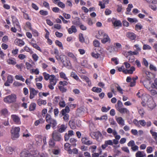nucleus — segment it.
I'll return each instance as SVG.
<instances>
[{
  "label": "nucleus",
  "mask_w": 157,
  "mask_h": 157,
  "mask_svg": "<svg viewBox=\"0 0 157 157\" xmlns=\"http://www.w3.org/2000/svg\"><path fill=\"white\" fill-rule=\"evenodd\" d=\"M143 28V26L140 23L136 24L135 27V29L136 31L141 30Z\"/></svg>",
  "instance_id": "42"
},
{
  "label": "nucleus",
  "mask_w": 157,
  "mask_h": 157,
  "mask_svg": "<svg viewBox=\"0 0 157 157\" xmlns=\"http://www.w3.org/2000/svg\"><path fill=\"white\" fill-rule=\"evenodd\" d=\"M113 25L115 27L121 26H122V23L120 20H116L114 22H112Z\"/></svg>",
  "instance_id": "31"
},
{
  "label": "nucleus",
  "mask_w": 157,
  "mask_h": 157,
  "mask_svg": "<svg viewBox=\"0 0 157 157\" xmlns=\"http://www.w3.org/2000/svg\"><path fill=\"white\" fill-rule=\"evenodd\" d=\"M48 144L50 148H54L55 145V140L53 139H50L48 142Z\"/></svg>",
  "instance_id": "28"
},
{
  "label": "nucleus",
  "mask_w": 157,
  "mask_h": 157,
  "mask_svg": "<svg viewBox=\"0 0 157 157\" xmlns=\"http://www.w3.org/2000/svg\"><path fill=\"white\" fill-rule=\"evenodd\" d=\"M133 7V6L131 4H129L126 8V11L125 12V14L127 15L129 14V12H130L131 9Z\"/></svg>",
  "instance_id": "32"
},
{
  "label": "nucleus",
  "mask_w": 157,
  "mask_h": 157,
  "mask_svg": "<svg viewBox=\"0 0 157 157\" xmlns=\"http://www.w3.org/2000/svg\"><path fill=\"white\" fill-rule=\"evenodd\" d=\"M108 145H113V142L111 140L105 141V144L101 145V147L103 149H105Z\"/></svg>",
  "instance_id": "12"
},
{
  "label": "nucleus",
  "mask_w": 157,
  "mask_h": 157,
  "mask_svg": "<svg viewBox=\"0 0 157 157\" xmlns=\"http://www.w3.org/2000/svg\"><path fill=\"white\" fill-rule=\"evenodd\" d=\"M134 124L137 127H140L139 121H138L136 119H134L133 121Z\"/></svg>",
  "instance_id": "62"
},
{
  "label": "nucleus",
  "mask_w": 157,
  "mask_h": 157,
  "mask_svg": "<svg viewBox=\"0 0 157 157\" xmlns=\"http://www.w3.org/2000/svg\"><path fill=\"white\" fill-rule=\"evenodd\" d=\"M15 78L17 80H20L23 82L25 81V79L21 75H16L15 76Z\"/></svg>",
  "instance_id": "49"
},
{
  "label": "nucleus",
  "mask_w": 157,
  "mask_h": 157,
  "mask_svg": "<svg viewBox=\"0 0 157 157\" xmlns=\"http://www.w3.org/2000/svg\"><path fill=\"white\" fill-rule=\"evenodd\" d=\"M36 107V104L35 103H31L29 106V110L30 111H34L35 110Z\"/></svg>",
  "instance_id": "35"
},
{
  "label": "nucleus",
  "mask_w": 157,
  "mask_h": 157,
  "mask_svg": "<svg viewBox=\"0 0 157 157\" xmlns=\"http://www.w3.org/2000/svg\"><path fill=\"white\" fill-rule=\"evenodd\" d=\"M116 120L117 123L120 125L123 126L124 125V120L121 117H117L115 116Z\"/></svg>",
  "instance_id": "13"
},
{
  "label": "nucleus",
  "mask_w": 157,
  "mask_h": 157,
  "mask_svg": "<svg viewBox=\"0 0 157 157\" xmlns=\"http://www.w3.org/2000/svg\"><path fill=\"white\" fill-rule=\"evenodd\" d=\"M82 78L88 84V86L89 87L92 86L91 82L88 77L86 76H83Z\"/></svg>",
  "instance_id": "24"
},
{
  "label": "nucleus",
  "mask_w": 157,
  "mask_h": 157,
  "mask_svg": "<svg viewBox=\"0 0 157 157\" xmlns=\"http://www.w3.org/2000/svg\"><path fill=\"white\" fill-rule=\"evenodd\" d=\"M141 103L143 106L147 105L151 109H153L156 106L153 99H144Z\"/></svg>",
  "instance_id": "3"
},
{
  "label": "nucleus",
  "mask_w": 157,
  "mask_h": 157,
  "mask_svg": "<svg viewBox=\"0 0 157 157\" xmlns=\"http://www.w3.org/2000/svg\"><path fill=\"white\" fill-rule=\"evenodd\" d=\"M8 112H9L7 109L6 108H4L1 110L0 113L1 116H3L6 117L8 116Z\"/></svg>",
  "instance_id": "23"
},
{
  "label": "nucleus",
  "mask_w": 157,
  "mask_h": 157,
  "mask_svg": "<svg viewBox=\"0 0 157 157\" xmlns=\"http://www.w3.org/2000/svg\"><path fill=\"white\" fill-rule=\"evenodd\" d=\"M102 38H103L101 39V41L102 43L105 44L107 42H108L109 43H110L111 40L107 34L104 33V36Z\"/></svg>",
  "instance_id": "10"
},
{
  "label": "nucleus",
  "mask_w": 157,
  "mask_h": 157,
  "mask_svg": "<svg viewBox=\"0 0 157 157\" xmlns=\"http://www.w3.org/2000/svg\"><path fill=\"white\" fill-rule=\"evenodd\" d=\"M70 76L76 80L81 82V81L79 79L78 77L75 72H72L71 73Z\"/></svg>",
  "instance_id": "25"
},
{
  "label": "nucleus",
  "mask_w": 157,
  "mask_h": 157,
  "mask_svg": "<svg viewBox=\"0 0 157 157\" xmlns=\"http://www.w3.org/2000/svg\"><path fill=\"white\" fill-rule=\"evenodd\" d=\"M99 153H94L92 154V157H99L100 155H101L102 153V150L101 149H99Z\"/></svg>",
  "instance_id": "45"
},
{
  "label": "nucleus",
  "mask_w": 157,
  "mask_h": 157,
  "mask_svg": "<svg viewBox=\"0 0 157 157\" xmlns=\"http://www.w3.org/2000/svg\"><path fill=\"white\" fill-rule=\"evenodd\" d=\"M57 80H58L54 75H52L51 77L49 79L50 84L48 85V87L51 90H53L54 89L53 86L55 85L57 83Z\"/></svg>",
  "instance_id": "5"
},
{
  "label": "nucleus",
  "mask_w": 157,
  "mask_h": 157,
  "mask_svg": "<svg viewBox=\"0 0 157 157\" xmlns=\"http://www.w3.org/2000/svg\"><path fill=\"white\" fill-rule=\"evenodd\" d=\"M30 44L34 48L39 51L40 52H42V50L37 44L32 43L31 42L30 43Z\"/></svg>",
  "instance_id": "33"
},
{
  "label": "nucleus",
  "mask_w": 157,
  "mask_h": 157,
  "mask_svg": "<svg viewBox=\"0 0 157 157\" xmlns=\"http://www.w3.org/2000/svg\"><path fill=\"white\" fill-rule=\"evenodd\" d=\"M39 13L41 15L43 16H46L48 14V12L47 11H44L43 10H40Z\"/></svg>",
  "instance_id": "55"
},
{
  "label": "nucleus",
  "mask_w": 157,
  "mask_h": 157,
  "mask_svg": "<svg viewBox=\"0 0 157 157\" xmlns=\"http://www.w3.org/2000/svg\"><path fill=\"white\" fill-rule=\"evenodd\" d=\"M15 44L21 47L25 44V42L22 40L17 39L15 40Z\"/></svg>",
  "instance_id": "16"
},
{
  "label": "nucleus",
  "mask_w": 157,
  "mask_h": 157,
  "mask_svg": "<svg viewBox=\"0 0 157 157\" xmlns=\"http://www.w3.org/2000/svg\"><path fill=\"white\" fill-rule=\"evenodd\" d=\"M4 101L6 103L10 104L16 101V99H4Z\"/></svg>",
  "instance_id": "36"
},
{
  "label": "nucleus",
  "mask_w": 157,
  "mask_h": 157,
  "mask_svg": "<svg viewBox=\"0 0 157 157\" xmlns=\"http://www.w3.org/2000/svg\"><path fill=\"white\" fill-rule=\"evenodd\" d=\"M37 103L39 106H40L42 105H45L47 103V102L45 100H43L41 99H39L37 100Z\"/></svg>",
  "instance_id": "38"
},
{
  "label": "nucleus",
  "mask_w": 157,
  "mask_h": 157,
  "mask_svg": "<svg viewBox=\"0 0 157 157\" xmlns=\"http://www.w3.org/2000/svg\"><path fill=\"white\" fill-rule=\"evenodd\" d=\"M136 157H143L144 156L140 151H138L136 154Z\"/></svg>",
  "instance_id": "64"
},
{
  "label": "nucleus",
  "mask_w": 157,
  "mask_h": 157,
  "mask_svg": "<svg viewBox=\"0 0 157 157\" xmlns=\"http://www.w3.org/2000/svg\"><path fill=\"white\" fill-rule=\"evenodd\" d=\"M60 77L67 81L69 80L66 77V74L63 72H61L59 73Z\"/></svg>",
  "instance_id": "39"
},
{
  "label": "nucleus",
  "mask_w": 157,
  "mask_h": 157,
  "mask_svg": "<svg viewBox=\"0 0 157 157\" xmlns=\"http://www.w3.org/2000/svg\"><path fill=\"white\" fill-rule=\"evenodd\" d=\"M55 44L56 45L60 47L61 49L63 50V49L62 43L59 40H57L55 41Z\"/></svg>",
  "instance_id": "44"
},
{
  "label": "nucleus",
  "mask_w": 157,
  "mask_h": 157,
  "mask_svg": "<svg viewBox=\"0 0 157 157\" xmlns=\"http://www.w3.org/2000/svg\"><path fill=\"white\" fill-rule=\"evenodd\" d=\"M78 38L79 41L81 43H83L85 41L84 38L83 37V34L82 33H80L78 35Z\"/></svg>",
  "instance_id": "46"
},
{
  "label": "nucleus",
  "mask_w": 157,
  "mask_h": 157,
  "mask_svg": "<svg viewBox=\"0 0 157 157\" xmlns=\"http://www.w3.org/2000/svg\"><path fill=\"white\" fill-rule=\"evenodd\" d=\"M70 111L69 107L67 106L65 109H63L61 111L62 116H63V119L64 121L67 122L69 120V115L67 113H68Z\"/></svg>",
  "instance_id": "4"
},
{
  "label": "nucleus",
  "mask_w": 157,
  "mask_h": 157,
  "mask_svg": "<svg viewBox=\"0 0 157 157\" xmlns=\"http://www.w3.org/2000/svg\"><path fill=\"white\" fill-rule=\"evenodd\" d=\"M81 141L82 143L87 145L93 144V142L91 140H89L87 137H82Z\"/></svg>",
  "instance_id": "11"
},
{
  "label": "nucleus",
  "mask_w": 157,
  "mask_h": 157,
  "mask_svg": "<svg viewBox=\"0 0 157 157\" xmlns=\"http://www.w3.org/2000/svg\"><path fill=\"white\" fill-rule=\"evenodd\" d=\"M140 125H141L143 127H144L146 124V122L144 120H141L139 121Z\"/></svg>",
  "instance_id": "59"
},
{
  "label": "nucleus",
  "mask_w": 157,
  "mask_h": 157,
  "mask_svg": "<svg viewBox=\"0 0 157 157\" xmlns=\"http://www.w3.org/2000/svg\"><path fill=\"white\" fill-rule=\"evenodd\" d=\"M53 119L52 118L51 115L48 113H47L45 117L46 121L48 123Z\"/></svg>",
  "instance_id": "47"
},
{
  "label": "nucleus",
  "mask_w": 157,
  "mask_h": 157,
  "mask_svg": "<svg viewBox=\"0 0 157 157\" xmlns=\"http://www.w3.org/2000/svg\"><path fill=\"white\" fill-rule=\"evenodd\" d=\"M115 87L117 88V91L121 94L123 95L124 93L125 92L118 84H117V86H115Z\"/></svg>",
  "instance_id": "30"
},
{
  "label": "nucleus",
  "mask_w": 157,
  "mask_h": 157,
  "mask_svg": "<svg viewBox=\"0 0 157 157\" xmlns=\"http://www.w3.org/2000/svg\"><path fill=\"white\" fill-rule=\"evenodd\" d=\"M38 92V91L36 90L34 88H30V98H33L34 96L37 94Z\"/></svg>",
  "instance_id": "15"
},
{
  "label": "nucleus",
  "mask_w": 157,
  "mask_h": 157,
  "mask_svg": "<svg viewBox=\"0 0 157 157\" xmlns=\"http://www.w3.org/2000/svg\"><path fill=\"white\" fill-rule=\"evenodd\" d=\"M91 90L94 92L98 93L101 91L102 89L101 88L94 86L91 89Z\"/></svg>",
  "instance_id": "34"
},
{
  "label": "nucleus",
  "mask_w": 157,
  "mask_h": 157,
  "mask_svg": "<svg viewBox=\"0 0 157 157\" xmlns=\"http://www.w3.org/2000/svg\"><path fill=\"white\" fill-rule=\"evenodd\" d=\"M143 49L144 50H150L151 49V47L148 44H144L143 45Z\"/></svg>",
  "instance_id": "57"
},
{
  "label": "nucleus",
  "mask_w": 157,
  "mask_h": 157,
  "mask_svg": "<svg viewBox=\"0 0 157 157\" xmlns=\"http://www.w3.org/2000/svg\"><path fill=\"white\" fill-rule=\"evenodd\" d=\"M104 2L103 4H102V2L101 1L99 2V5L100 6L101 9H103L105 8V4H108L109 3V0H102Z\"/></svg>",
  "instance_id": "20"
},
{
  "label": "nucleus",
  "mask_w": 157,
  "mask_h": 157,
  "mask_svg": "<svg viewBox=\"0 0 157 157\" xmlns=\"http://www.w3.org/2000/svg\"><path fill=\"white\" fill-rule=\"evenodd\" d=\"M151 86L152 87L157 89V78H155V79L154 82L151 84Z\"/></svg>",
  "instance_id": "56"
},
{
  "label": "nucleus",
  "mask_w": 157,
  "mask_h": 157,
  "mask_svg": "<svg viewBox=\"0 0 157 157\" xmlns=\"http://www.w3.org/2000/svg\"><path fill=\"white\" fill-rule=\"evenodd\" d=\"M135 70V67H130V68L129 70H128V74H132L133 73V72Z\"/></svg>",
  "instance_id": "61"
},
{
  "label": "nucleus",
  "mask_w": 157,
  "mask_h": 157,
  "mask_svg": "<svg viewBox=\"0 0 157 157\" xmlns=\"http://www.w3.org/2000/svg\"><path fill=\"white\" fill-rule=\"evenodd\" d=\"M104 33L102 30L99 31L98 34L96 35V38L98 39H102L104 36Z\"/></svg>",
  "instance_id": "27"
},
{
  "label": "nucleus",
  "mask_w": 157,
  "mask_h": 157,
  "mask_svg": "<svg viewBox=\"0 0 157 157\" xmlns=\"http://www.w3.org/2000/svg\"><path fill=\"white\" fill-rule=\"evenodd\" d=\"M20 130L19 127H13L11 128L10 132L11 137L13 140H15L19 137Z\"/></svg>",
  "instance_id": "1"
},
{
  "label": "nucleus",
  "mask_w": 157,
  "mask_h": 157,
  "mask_svg": "<svg viewBox=\"0 0 157 157\" xmlns=\"http://www.w3.org/2000/svg\"><path fill=\"white\" fill-rule=\"evenodd\" d=\"M66 129V128L64 124H62L61 125L60 127L58 129V131L60 132H64Z\"/></svg>",
  "instance_id": "48"
},
{
  "label": "nucleus",
  "mask_w": 157,
  "mask_h": 157,
  "mask_svg": "<svg viewBox=\"0 0 157 157\" xmlns=\"http://www.w3.org/2000/svg\"><path fill=\"white\" fill-rule=\"evenodd\" d=\"M21 157H33V156L28 151H23L20 154Z\"/></svg>",
  "instance_id": "14"
},
{
  "label": "nucleus",
  "mask_w": 157,
  "mask_h": 157,
  "mask_svg": "<svg viewBox=\"0 0 157 157\" xmlns=\"http://www.w3.org/2000/svg\"><path fill=\"white\" fill-rule=\"evenodd\" d=\"M6 152L9 154H12L14 150L13 148L10 146H7L6 148Z\"/></svg>",
  "instance_id": "26"
},
{
  "label": "nucleus",
  "mask_w": 157,
  "mask_h": 157,
  "mask_svg": "<svg viewBox=\"0 0 157 157\" xmlns=\"http://www.w3.org/2000/svg\"><path fill=\"white\" fill-rule=\"evenodd\" d=\"M11 119L14 123L17 124H20L21 123L20 118L16 114H12L11 116Z\"/></svg>",
  "instance_id": "8"
},
{
  "label": "nucleus",
  "mask_w": 157,
  "mask_h": 157,
  "mask_svg": "<svg viewBox=\"0 0 157 157\" xmlns=\"http://www.w3.org/2000/svg\"><path fill=\"white\" fill-rule=\"evenodd\" d=\"M66 57L65 56L63 55L55 56V57L58 61H60L62 63L64 62V59L66 58Z\"/></svg>",
  "instance_id": "21"
},
{
  "label": "nucleus",
  "mask_w": 157,
  "mask_h": 157,
  "mask_svg": "<svg viewBox=\"0 0 157 157\" xmlns=\"http://www.w3.org/2000/svg\"><path fill=\"white\" fill-rule=\"evenodd\" d=\"M75 19L76 20H75L72 22V24L76 26H79L81 24V22L80 21V18L78 17H76Z\"/></svg>",
  "instance_id": "22"
},
{
  "label": "nucleus",
  "mask_w": 157,
  "mask_h": 157,
  "mask_svg": "<svg viewBox=\"0 0 157 157\" xmlns=\"http://www.w3.org/2000/svg\"><path fill=\"white\" fill-rule=\"evenodd\" d=\"M13 81V77L11 75H9L7 76V80L4 83V85L6 86H10V84L12 83Z\"/></svg>",
  "instance_id": "9"
},
{
  "label": "nucleus",
  "mask_w": 157,
  "mask_h": 157,
  "mask_svg": "<svg viewBox=\"0 0 157 157\" xmlns=\"http://www.w3.org/2000/svg\"><path fill=\"white\" fill-rule=\"evenodd\" d=\"M93 44L94 45L95 47H99L100 45V43L97 40H95L94 41Z\"/></svg>",
  "instance_id": "58"
},
{
  "label": "nucleus",
  "mask_w": 157,
  "mask_h": 157,
  "mask_svg": "<svg viewBox=\"0 0 157 157\" xmlns=\"http://www.w3.org/2000/svg\"><path fill=\"white\" fill-rule=\"evenodd\" d=\"M91 135L93 139H96L98 141L101 140L102 139V134L99 131L92 133Z\"/></svg>",
  "instance_id": "6"
},
{
  "label": "nucleus",
  "mask_w": 157,
  "mask_h": 157,
  "mask_svg": "<svg viewBox=\"0 0 157 157\" xmlns=\"http://www.w3.org/2000/svg\"><path fill=\"white\" fill-rule=\"evenodd\" d=\"M52 136V139L55 141H59L62 139L61 135L59 132L56 130L53 132Z\"/></svg>",
  "instance_id": "7"
},
{
  "label": "nucleus",
  "mask_w": 157,
  "mask_h": 157,
  "mask_svg": "<svg viewBox=\"0 0 157 157\" xmlns=\"http://www.w3.org/2000/svg\"><path fill=\"white\" fill-rule=\"evenodd\" d=\"M58 87L62 93L65 92L67 90V89L63 86H59Z\"/></svg>",
  "instance_id": "52"
},
{
  "label": "nucleus",
  "mask_w": 157,
  "mask_h": 157,
  "mask_svg": "<svg viewBox=\"0 0 157 157\" xmlns=\"http://www.w3.org/2000/svg\"><path fill=\"white\" fill-rule=\"evenodd\" d=\"M43 76H44V79L47 81L49 79H50V78L52 76V75H50L48 74L47 73L45 72H44L43 73Z\"/></svg>",
  "instance_id": "40"
},
{
  "label": "nucleus",
  "mask_w": 157,
  "mask_h": 157,
  "mask_svg": "<svg viewBox=\"0 0 157 157\" xmlns=\"http://www.w3.org/2000/svg\"><path fill=\"white\" fill-rule=\"evenodd\" d=\"M68 56L69 57L71 58L74 61H76V58L73 53L71 52H69L68 54Z\"/></svg>",
  "instance_id": "51"
},
{
  "label": "nucleus",
  "mask_w": 157,
  "mask_h": 157,
  "mask_svg": "<svg viewBox=\"0 0 157 157\" xmlns=\"http://www.w3.org/2000/svg\"><path fill=\"white\" fill-rule=\"evenodd\" d=\"M67 31L70 34H71L73 33H76L77 32V29L74 25H72L71 28L67 29Z\"/></svg>",
  "instance_id": "18"
},
{
  "label": "nucleus",
  "mask_w": 157,
  "mask_h": 157,
  "mask_svg": "<svg viewBox=\"0 0 157 157\" xmlns=\"http://www.w3.org/2000/svg\"><path fill=\"white\" fill-rule=\"evenodd\" d=\"M7 62L8 64L13 65L15 64L16 63V62L15 61L11 59H8L7 60Z\"/></svg>",
  "instance_id": "60"
},
{
  "label": "nucleus",
  "mask_w": 157,
  "mask_h": 157,
  "mask_svg": "<svg viewBox=\"0 0 157 157\" xmlns=\"http://www.w3.org/2000/svg\"><path fill=\"white\" fill-rule=\"evenodd\" d=\"M77 141L76 139L74 138H71L70 140V142L73 146H75L76 145V142Z\"/></svg>",
  "instance_id": "41"
},
{
  "label": "nucleus",
  "mask_w": 157,
  "mask_h": 157,
  "mask_svg": "<svg viewBox=\"0 0 157 157\" xmlns=\"http://www.w3.org/2000/svg\"><path fill=\"white\" fill-rule=\"evenodd\" d=\"M24 49L25 51L29 52L30 54H32L33 53V51L32 50V49H30L27 46H25L24 47Z\"/></svg>",
  "instance_id": "43"
},
{
  "label": "nucleus",
  "mask_w": 157,
  "mask_h": 157,
  "mask_svg": "<svg viewBox=\"0 0 157 157\" xmlns=\"http://www.w3.org/2000/svg\"><path fill=\"white\" fill-rule=\"evenodd\" d=\"M32 58L35 62L38 59V56L36 53L33 54L32 56Z\"/></svg>",
  "instance_id": "63"
},
{
  "label": "nucleus",
  "mask_w": 157,
  "mask_h": 157,
  "mask_svg": "<svg viewBox=\"0 0 157 157\" xmlns=\"http://www.w3.org/2000/svg\"><path fill=\"white\" fill-rule=\"evenodd\" d=\"M111 108L108 106L107 108L105 107H102L101 108V111L103 112H106L110 109Z\"/></svg>",
  "instance_id": "53"
},
{
  "label": "nucleus",
  "mask_w": 157,
  "mask_h": 157,
  "mask_svg": "<svg viewBox=\"0 0 157 157\" xmlns=\"http://www.w3.org/2000/svg\"><path fill=\"white\" fill-rule=\"evenodd\" d=\"M48 123L50 124L51 126L53 129H56V126L57 125V122L56 120L53 119Z\"/></svg>",
  "instance_id": "19"
},
{
  "label": "nucleus",
  "mask_w": 157,
  "mask_h": 157,
  "mask_svg": "<svg viewBox=\"0 0 157 157\" xmlns=\"http://www.w3.org/2000/svg\"><path fill=\"white\" fill-rule=\"evenodd\" d=\"M69 124L71 128L72 129H75L76 126L75 125V121H70L69 122Z\"/></svg>",
  "instance_id": "37"
},
{
  "label": "nucleus",
  "mask_w": 157,
  "mask_h": 157,
  "mask_svg": "<svg viewBox=\"0 0 157 157\" xmlns=\"http://www.w3.org/2000/svg\"><path fill=\"white\" fill-rule=\"evenodd\" d=\"M127 36L131 40H135L136 38V35L133 33L128 32L127 33Z\"/></svg>",
  "instance_id": "17"
},
{
  "label": "nucleus",
  "mask_w": 157,
  "mask_h": 157,
  "mask_svg": "<svg viewBox=\"0 0 157 157\" xmlns=\"http://www.w3.org/2000/svg\"><path fill=\"white\" fill-rule=\"evenodd\" d=\"M123 105L122 102L120 100L118 101L117 104L115 105L116 109L121 113L129 114V111L126 108L123 107Z\"/></svg>",
  "instance_id": "2"
},
{
  "label": "nucleus",
  "mask_w": 157,
  "mask_h": 157,
  "mask_svg": "<svg viewBox=\"0 0 157 157\" xmlns=\"http://www.w3.org/2000/svg\"><path fill=\"white\" fill-rule=\"evenodd\" d=\"M127 20L128 21H129L130 22L132 23L134 22H138V20L137 19L134 18H131L129 17H128L127 18Z\"/></svg>",
  "instance_id": "50"
},
{
  "label": "nucleus",
  "mask_w": 157,
  "mask_h": 157,
  "mask_svg": "<svg viewBox=\"0 0 157 157\" xmlns=\"http://www.w3.org/2000/svg\"><path fill=\"white\" fill-rule=\"evenodd\" d=\"M150 133L152 135L153 138L155 139L156 141V144L157 145V133L153 131L152 130H151L150 131Z\"/></svg>",
  "instance_id": "29"
},
{
  "label": "nucleus",
  "mask_w": 157,
  "mask_h": 157,
  "mask_svg": "<svg viewBox=\"0 0 157 157\" xmlns=\"http://www.w3.org/2000/svg\"><path fill=\"white\" fill-rule=\"evenodd\" d=\"M153 151V148L151 146L148 147L146 149V151L147 153H150Z\"/></svg>",
  "instance_id": "54"
}]
</instances>
